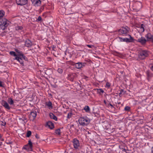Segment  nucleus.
I'll return each mask as SVG.
<instances>
[{"instance_id":"obj_28","label":"nucleus","mask_w":153,"mask_h":153,"mask_svg":"<svg viewBox=\"0 0 153 153\" xmlns=\"http://www.w3.org/2000/svg\"><path fill=\"white\" fill-rule=\"evenodd\" d=\"M31 134V132L30 131H27V137H29Z\"/></svg>"},{"instance_id":"obj_4","label":"nucleus","mask_w":153,"mask_h":153,"mask_svg":"<svg viewBox=\"0 0 153 153\" xmlns=\"http://www.w3.org/2000/svg\"><path fill=\"white\" fill-rule=\"evenodd\" d=\"M32 143L30 140H29L28 144L23 147L22 149L27 151H31L32 150Z\"/></svg>"},{"instance_id":"obj_34","label":"nucleus","mask_w":153,"mask_h":153,"mask_svg":"<svg viewBox=\"0 0 153 153\" xmlns=\"http://www.w3.org/2000/svg\"><path fill=\"white\" fill-rule=\"evenodd\" d=\"M87 46L89 48H92L94 47V46L92 45H87Z\"/></svg>"},{"instance_id":"obj_31","label":"nucleus","mask_w":153,"mask_h":153,"mask_svg":"<svg viewBox=\"0 0 153 153\" xmlns=\"http://www.w3.org/2000/svg\"><path fill=\"white\" fill-rule=\"evenodd\" d=\"M58 71L59 73H62L63 72V71L62 69L61 68H58Z\"/></svg>"},{"instance_id":"obj_11","label":"nucleus","mask_w":153,"mask_h":153,"mask_svg":"<svg viewBox=\"0 0 153 153\" xmlns=\"http://www.w3.org/2000/svg\"><path fill=\"white\" fill-rule=\"evenodd\" d=\"M32 2L33 5L35 6H39L41 3L40 0H32Z\"/></svg>"},{"instance_id":"obj_13","label":"nucleus","mask_w":153,"mask_h":153,"mask_svg":"<svg viewBox=\"0 0 153 153\" xmlns=\"http://www.w3.org/2000/svg\"><path fill=\"white\" fill-rule=\"evenodd\" d=\"M45 107L48 108L49 109H52L53 108L52 104L51 102L48 101L45 102Z\"/></svg>"},{"instance_id":"obj_26","label":"nucleus","mask_w":153,"mask_h":153,"mask_svg":"<svg viewBox=\"0 0 153 153\" xmlns=\"http://www.w3.org/2000/svg\"><path fill=\"white\" fill-rule=\"evenodd\" d=\"M10 53L12 56H15V57L17 56L16 54V53L14 51H10Z\"/></svg>"},{"instance_id":"obj_7","label":"nucleus","mask_w":153,"mask_h":153,"mask_svg":"<svg viewBox=\"0 0 153 153\" xmlns=\"http://www.w3.org/2000/svg\"><path fill=\"white\" fill-rule=\"evenodd\" d=\"M28 0H16L17 4L19 5H23L27 3Z\"/></svg>"},{"instance_id":"obj_40","label":"nucleus","mask_w":153,"mask_h":153,"mask_svg":"<svg viewBox=\"0 0 153 153\" xmlns=\"http://www.w3.org/2000/svg\"><path fill=\"white\" fill-rule=\"evenodd\" d=\"M143 31L144 30V28H143Z\"/></svg>"},{"instance_id":"obj_5","label":"nucleus","mask_w":153,"mask_h":153,"mask_svg":"<svg viewBox=\"0 0 153 153\" xmlns=\"http://www.w3.org/2000/svg\"><path fill=\"white\" fill-rule=\"evenodd\" d=\"M129 30V29L128 27H123L121 28L119 30V33L120 34H126Z\"/></svg>"},{"instance_id":"obj_15","label":"nucleus","mask_w":153,"mask_h":153,"mask_svg":"<svg viewBox=\"0 0 153 153\" xmlns=\"http://www.w3.org/2000/svg\"><path fill=\"white\" fill-rule=\"evenodd\" d=\"M137 41L142 44H144L146 43V40L144 37H141V38L138 39Z\"/></svg>"},{"instance_id":"obj_20","label":"nucleus","mask_w":153,"mask_h":153,"mask_svg":"<svg viewBox=\"0 0 153 153\" xmlns=\"http://www.w3.org/2000/svg\"><path fill=\"white\" fill-rule=\"evenodd\" d=\"M50 116L51 118L54 119L55 120H57V117L54 115L52 113H50Z\"/></svg>"},{"instance_id":"obj_14","label":"nucleus","mask_w":153,"mask_h":153,"mask_svg":"<svg viewBox=\"0 0 153 153\" xmlns=\"http://www.w3.org/2000/svg\"><path fill=\"white\" fill-rule=\"evenodd\" d=\"M145 37L147 41H153L152 35L150 33H148L145 36Z\"/></svg>"},{"instance_id":"obj_23","label":"nucleus","mask_w":153,"mask_h":153,"mask_svg":"<svg viewBox=\"0 0 153 153\" xmlns=\"http://www.w3.org/2000/svg\"><path fill=\"white\" fill-rule=\"evenodd\" d=\"M15 29L16 30L20 31L22 30L23 29V27L21 26H17L15 27Z\"/></svg>"},{"instance_id":"obj_8","label":"nucleus","mask_w":153,"mask_h":153,"mask_svg":"<svg viewBox=\"0 0 153 153\" xmlns=\"http://www.w3.org/2000/svg\"><path fill=\"white\" fill-rule=\"evenodd\" d=\"M15 51L17 53V54H16L17 56H22V58H23L24 60H27V58L23 55L22 52L19 51L17 49Z\"/></svg>"},{"instance_id":"obj_37","label":"nucleus","mask_w":153,"mask_h":153,"mask_svg":"<svg viewBox=\"0 0 153 153\" xmlns=\"http://www.w3.org/2000/svg\"><path fill=\"white\" fill-rule=\"evenodd\" d=\"M152 152L153 153V147L152 148Z\"/></svg>"},{"instance_id":"obj_1","label":"nucleus","mask_w":153,"mask_h":153,"mask_svg":"<svg viewBox=\"0 0 153 153\" xmlns=\"http://www.w3.org/2000/svg\"><path fill=\"white\" fill-rule=\"evenodd\" d=\"M10 23L6 19L0 18V27L3 30L6 28Z\"/></svg>"},{"instance_id":"obj_25","label":"nucleus","mask_w":153,"mask_h":153,"mask_svg":"<svg viewBox=\"0 0 153 153\" xmlns=\"http://www.w3.org/2000/svg\"><path fill=\"white\" fill-rule=\"evenodd\" d=\"M55 133L56 134L58 135H60V134L61 131L60 129H58L56 130Z\"/></svg>"},{"instance_id":"obj_22","label":"nucleus","mask_w":153,"mask_h":153,"mask_svg":"<svg viewBox=\"0 0 153 153\" xmlns=\"http://www.w3.org/2000/svg\"><path fill=\"white\" fill-rule=\"evenodd\" d=\"M7 102L10 105H13V101L11 98H9L7 100Z\"/></svg>"},{"instance_id":"obj_30","label":"nucleus","mask_w":153,"mask_h":153,"mask_svg":"<svg viewBox=\"0 0 153 153\" xmlns=\"http://www.w3.org/2000/svg\"><path fill=\"white\" fill-rule=\"evenodd\" d=\"M130 108L128 106H126L124 108L125 111H129L130 110Z\"/></svg>"},{"instance_id":"obj_6","label":"nucleus","mask_w":153,"mask_h":153,"mask_svg":"<svg viewBox=\"0 0 153 153\" xmlns=\"http://www.w3.org/2000/svg\"><path fill=\"white\" fill-rule=\"evenodd\" d=\"M149 55L148 52L146 51H142L139 55V57L140 59H144Z\"/></svg>"},{"instance_id":"obj_38","label":"nucleus","mask_w":153,"mask_h":153,"mask_svg":"<svg viewBox=\"0 0 153 153\" xmlns=\"http://www.w3.org/2000/svg\"><path fill=\"white\" fill-rule=\"evenodd\" d=\"M151 69L152 71H153V65L152 66L151 68Z\"/></svg>"},{"instance_id":"obj_18","label":"nucleus","mask_w":153,"mask_h":153,"mask_svg":"<svg viewBox=\"0 0 153 153\" xmlns=\"http://www.w3.org/2000/svg\"><path fill=\"white\" fill-rule=\"evenodd\" d=\"M25 45L26 47H30L31 46L32 42L30 40H27L25 42Z\"/></svg>"},{"instance_id":"obj_33","label":"nucleus","mask_w":153,"mask_h":153,"mask_svg":"<svg viewBox=\"0 0 153 153\" xmlns=\"http://www.w3.org/2000/svg\"><path fill=\"white\" fill-rule=\"evenodd\" d=\"M6 122H2V123L1 124V125L3 126H4L6 124Z\"/></svg>"},{"instance_id":"obj_36","label":"nucleus","mask_w":153,"mask_h":153,"mask_svg":"<svg viewBox=\"0 0 153 153\" xmlns=\"http://www.w3.org/2000/svg\"><path fill=\"white\" fill-rule=\"evenodd\" d=\"M99 90L102 93H103L104 92V91L102 89H100Z\"/></svg>"},{"instance_id":"obj_16","label":"nucleus","mask_w":153,"mask_h":153,"mask_svg":"<svg viewBox=\"0 0 153 153\" xmlns=\"http://www.w3.org/2000/svg\"><path fill=\"white\" fill-rule=\"evenodd\" d=\"M15 59L17 60L20 64H23V59H24L22 58V56H17L15 57Z\"/></svg>"},{"instance_id":"obj_19","label":"nucleus","mask_w":153,"mask_h":153,"mask_svg":"<svg viewBox=\"0 0 153 153\" xmlns=\"http://www.w3.org/2000/svg\"><path fill=\"white\" fill-rule=\"evenodd\" d=\"M37 115L36 112L35 111H33L31 112L30 116L33 117V118L34 119L36 117Z\"/></svg>"},{"instance_id":"obj_12","label":"nucleus","mask_w":153,"mask_h":153,"mask_svg":"<svg viewBox=\"0 0 153 153\" xmlns=\"http://www.w3.org/2000/svg\"><path fill=\"white\" fill-rule=\"evenodd\" d=\"M85 63H84L78 62L75 65L76 68L77 69H80L85 66Z\"/></svg>"},{"instance_id":"obj_21","label":"nucleus","mask_w":153,"mask_h":153,"mask_svg":"<svg viewBox=\"0 0 153 153\" xmlns=\"http://www.w3.org/2000/svg\"><path fill=\"white\" fill-rule=\"evenodd\" d=\"M84 110L87 112H90V108L89 107L88 105L85 106V107L84 108Z\"/></svg>"},{"instance_id":"obj_24","label":"nucleus","mask_w":153,"mask_h":153,"mask_svg":"<svg viewBox=\"0 0 153 153\" xmlns=\"http://www.w3.org/2000/svg\"><path fill=\"white\" fill-rule=\"evenodd\" d=\"M5 12L3 10L0 11V18H1L4 15Z\"/></svg>"},{"instance_id":"obj_17","label":"nucleus","mask_w":153,"mask_h":153,"mask_svg":"<svg viewBox=\"0 0 153 153\" xmlns=\"http://www.w3.org/2000/svg\"><path fill=\"white\" fill-rule=\"evenodd\" d=\"M47 126L51 129H52L54 128L53 124L51 121H48L47 123Z\"/></svg>"},{"instance_id":"obj_9","label":"nucleus","mask_w":153,"mask_h":153,"mask_svg":"<svg viewBox=\"0 0 153 153\" xmlns=\"http://www.w3.org/2000/svg\"><path fill=\"white\" fill-rule=\"evenodd\" d=\"M73 145L75 149H77L79 146V143L78 140L74 139L73 140Z\"/></svg>"},{"instance_id":"obj_2","label":"nucleus","mask_w":153,"mask_h":153,"mask_svg":"<svg viewBox=\"0 0 153 153\" xmlns=\"http://www.w3.org/2000/svg\"><path fill=\"white\" fill-rule=\"evenodd\" d=\"M78 121L79 124L82 126L88 125L90 122V119L86 117H80Z\"/></svg>"},{"instance_id":"obj_35","label":"nucleus","mask_w":153,"mask_h":153,"mask_svg":"<svg viewBox=\"0 0 153 153\" xmlns=\"http://www.w3.org/2000/svg\"><path fill=\"white\" fill-rule=\"evenodd\" d=\"M3 86V85L2 82L0 81V87H2Z\"/></svg>"},{"instance_id":"obj_32","label":"nucleus","mask_w":153,"mask_h":153,"mask_svg":"<svg viewBox=\"0 0 153 153\" xmlns=\"http://www.w3.org/2000/svg\"><path fill=\"white\" fill-rule=\"evenodd\" d=\"M41 19H41V17L40 16H39L38 17V18L37 19V21H41Z\"/></svg>"},{"instance_id":"obj_39","label":"nucleus","mask_w":153,"mask_h":153,"mask_svg":"<svg viewBox=\"0 0 153 153\" xmlns=\"http://www.w3.org/2000/svg\"><path fill=\"white\" fill-rule=\"evenodd\" d=\"M110 105L112 107H113V105L111 104H110Z\"/></svg>"},{"instance_id":"obj_29","label":"nucleus","mask_w":153,"mask_h":153,"mask_svg":"<svg viewBox=\"0 0 153 153\" xmlns=\"http://www.w3.org/2000/svg\"><path fill=\"white\" fill-rule=\"evenodd\" d=\"M110 85L111 84L110 83H109V82H107L106 83L105 87L108 88H109L110 87Z\"/></svg>"},{"instance_id":"obj_3","label":"nucleus","mask_w":153,"mask_h":153,"mask_svg":"<svg viewBox=\"0 0 153 153\" xmlns=\"http://www.w3.org/2000/svg\"><path fill=\"white\" fill-rule=\"evenodd\" d=\"M129 38H121L120 37H117L116 38L117 41L119 42H126L127 43L131 42H133L134 39L130 35H129Z\"/></svg>"},{"instance_id":"obj_10","label":"nucleus","mask_w":153,"mask_h":153,"mask_svg":"<svg viewBox=\"0 0 153 153\" xmlns=\"http://www.w3.org/2000/svg\"><path fill=\"white\" fill-rule=\"evenodd\" d=\"M2 105L6 109H10V107L8 103L5 101H2L1 102Z\"/></svg>"},{"instance_id":"obj_27","label":"nucleus","mask_w":153,"mask_h":153,"mask_svg":"<svg viewBox=\"0 0 153 153\" xmlns=\"http://www.w3.org/2000/svg\"><path fill=\"white\" fill-rule=\"evenodd\" d=\"M73 114L72 112H70L68 113L67 115V118L68 119L70 118L72 116Z\"/></svg>"}]
</instances>
